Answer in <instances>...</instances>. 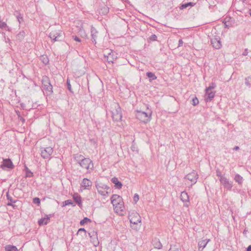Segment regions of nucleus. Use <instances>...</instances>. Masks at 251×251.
Wrapping results in <instances>:
<instances>
[{"mask_svg": "<svg viewBox=\"0 0 251 251\" xmlns=\"http://www.w3.org/2000/svg\"><path fill=\"white\" fill-rule=\"evenodd\" d=\"M33 202L39 205L40 203V199L39 198H35L33 199Z\"/></svg>", "mask_w": 251, "mask_h": 251, "instance_id": "41", "label": "nucleus"}, {"mask_svg": "<svg viewBox=\"0 0 251 251\" xmlns=\"http://www.w3.org/2000/svg\"><path fill=\"white\" fill-rule=\"evenodd\" d=\"M220 182L224 185L227 190L230 191L232 188V182L229 181L226 177H221L220 178Z\"/></svg>", "mask_w": 251, "mask_h": 251, "instance_id": "10", "label": "nucleus"}, {"mask_svg": "<svg viewBox=\"0 0 251 251\" xmlns=\"http://www.w3.org/2000/svg\"><path fill=\"white\" fill-rule=\"evenodd\" d=\"M104 12L105 13H107L108 12V9L107 8H106L105 7L104 8Z\"/></svg>", "mask_w": 251, "mask_h": 251, "instance_id": "57", "label": "nucleus"}, {"mask_svg": "<svg viewBox=\"0 0 251 251\" xmlns=\"http://www.w3.org/2000/svg\"><path fill=\"white\" fill-rule=\"evenodd\" d=\"M131 150L133 151H138L137 149V147H136L135 144L134 143V141L132 142V145L131 147Z\"/></svg>", "mask_w": 251, "mask_h": 251, "instance_id": "43", "label": "nucleus"}, {"mask_svg": "<svg viewBox=\"0 0 251 251\" xmlns=\"http://www.w3.org/2000/svg\"><path fill=\"white\" fill-rule=\"evenodd\" d=\"M195 3L192 2H189L187 3H181L179 6V9L180 10H183L185 8H186L188 7H193L195 5Z\"/></svg>", "mask_w": 251, "mask_h": 251, "instance_id": "26", "label": "nucleus"}, {"mask_svg": "<svg viewBox=\"0 0 251 251\" xmlns=\"http://www.w3.org/2000/svg\"><path fill=\"white\" fill-rule=\"evenodd\" d=\"M245 84L249 87H251V75L245 78Z\"/></svg>", "mask_w": 251, "mask_h": 251, "instance_id": "32", "label": "nucleus"}, {"mask_svg": "<svg viewBox=\"0 0 251 251\" xmlns=\"http://www.w3.org/2000/svg\"><path fill=\"white\" fill-rule=\"evenodd\" d=\"M183 42L182 39H179L178 41V47H180L182 46Z\"/></svg>", "mask_w": 251, "mask_h": 251, "instance_id": "51", "label": "nucleus"}, {"mask_svg": "<svg viewBox=\"0 0 251 251\" xmlns=\"http://www.w3.org/2000/svg\"><path fill=\"white\" fill-rule=\"evenodd\" d=\"M239 149V147L238 146H235L234 148H233V150H235V151H237Z\"/></svg>", "mask_w": 251, "mask_h": 251, "instance_id": "56", "label": "nucleus"}, {"mask_svg": "<svg viewBox=\"0 0 251 251\" xmlns=\"http://www.w3.org/2000/svg\"><path fill=\"white\" fill-rule=\"evenodd\" d=\"M169 251H181V248L176 245L171 247Z\"/></svg>", "mask_w": 251, "mask_h": 251, "instance_id": "33", "label": "nucleus"}, {"mask_svg": "<svg viewBox=\"0 0 251 251\" xmlns=\"http://www.w3.org/2000/svg\"><path fill=\"white\" fill-rule=\"evenodd\" d=\"M111 181L114 184V187L115 188L120 189L122 188L123 184L121 181H120L118 178L114 177L111 179Z\"/></svg>", "mask_w": 251, "mask_h": 251, "instance_id": "24", "label": "nucleus"}, {"mask_svg": "<svg viewBox=\"0 0 251 251\" xmlns=\"http://www.w3.org/2000/svg\"><path fill=\"white\" fill-rule=\"evenodd\" d=\"M83 220H90L89 218H87V217H84Z\"/></svg>", "mask_w": 251, "mask_h": 251, "instance_id": "59", "label": "nucleus"}, {"mask_svg": "<svg viewBox=\"0 0 251 251\" xmlns=\"http://www.w3.org/2000/svg\"><path fill=\"white\" fill-rule=\"evenodd\" d=\"M210 241V239H204L200 241L198 243L199 251H202L203 249L206 247L207 243Z\"/></svg>", "mask_w": 251, "mask_h": 251, "instance_id": "21", "label": "nucleus"}, {"mask_svg": "<svg viewBox=\"0 0 251 251\" xmlns=\"http://www.w3.org/2000/svg\"><path fill=\"white\" fill-rule=\"evenodd\" d=\"M151 243L154 248L161 249L162 248V245L161 243L160 240L156 237H154L152 239Z\"/></svg>", "mask_w": 251, "mask_h": 251, "instance_id": "20", "label": "nucleus"}, {"mask_svg": "<svg viewBox=\"0 0 251 251\" xmlns=\"http://www.w3.org/2000/svg\"><path fill=\"white\" fill-rule=\"evenodd\" d=\"M73 199L75 202V204H77L79 207L82 205L81 198L80 195L77 194L73 196Z\"/></svg>", "mask_w": 251, "mask_h": 251, "instance_id": "25", "label": "nucleus"}, {"mask_svg": "<svg viewBox=\"0 0 251 251\" xmlns=\"http://www.w3.org/2000/svg\"><path fill=\"white\" fill-rule=\"evenodd\" d=\"M64 33L60 30L55 29L51 31L49 35L52 42L61 41L64 39Z\"/></svg>", "mask_w": 251, "mask_h": 251, "instance_id": "4", "label": "nucleus"}, {"mask_svg": "<svg viewBox=\"0 0 251 251\" xmlns=\"http://www.w3.org/2000/svg\"><path fill=\"white\" fill-rule=\"evenodd\" d=\"M38 224L40 226L46 225L48 223V221H38Z\"/></svg>", "mask_w": 251, "mask_h": 251, "instance_id": "40", "label": "nucleus"}, {"mask_svg": "<svg viewBox=\"0 0 251 251\" xmlns=\"http://www.w3.org/2000/svg\"><path fill=\"white\" fill-rule=\"evenodd\" d=\"M72 205L74 206L75 205V204L71 200H68L65 201L62 203L63 207H64V206H66V205Z\"/></svg>", "mask_w": 251, "mask_h": 251, "instance_id": "30", "label": "nucleus"}, {"mask_svg": "<svg viewBox=\"0 0 251 251\" xmlns=\"http://www.w3.org/2000/svg\"><path fill=\"white\" fill-rule=\"evenodd\" d=\"M192 104L194 106L197 105L199 103V101L198 98H197V97H193L192 98Z\"/></svg>", "mask_w": 251, "mask_h": 251, "instance_id": "35", "label": "nucleus"}, {"mask_svg": "<svg viewBox=\"0 0 251 251\" xmlns=\"http://www.w3.org/2000/svg\"><path fill=\"white\" fill-rule=\"evenodd\" d=\"M105 58H107V61L108 63H113L115 59H116L117 56L114 54V52L113 50H110L109 52L107 53V54H104Z\"/></svg>", "mask_w": 251, "mask_h": 251, "instance_id": "16", "label": "nucleus"}, {"mask_svg": "<svg viewBox=\"0 0 251 251\" xmlns=\"http://www.w3.org/2000/svg\"><path fill=\"white\" fill-rule=\"evenodd\" d=\"M249 14L250 15L251 17V9H250L249 11Z\"/></svg>", "mask_w": 251, "mask_h": 251, "instance_id": "60", "label": "nucleus"}, {"mask_svg": "<svg viewBox=\"0 0 251 251\" xmlns=\"http://www.w3.org/2000/svg\"><path fill=\"white\" fill-rule=\"evenodd\" d=\"M7 26L5 22L0 21V28H3Z\"/></svg>", "mask_w": 251, "mask_h": 251, "instance_id": "48", "label": "nucleus"}, {"mask_svg": "<svg viewBox=\"0 0 251 251\" xmlns=\"http://www.w3.org/2000/svg\"><path fill=\"white\" fill-rule=\"evenodd\" d=\"M112 108L114 109L111 111L113 120L115 121L119 122L122 120V110L119 104L114 103L112 104Z\"/></svg>", "mask_w": 251, "mask_h": 251, "instance_id": "2", "label": "nucleus"}, {"mask_svg": "<svg viewBox=\"0 0 251 251\" xmlns=\"http://www.w3.org/2000/svg\"><path fill=\"white\" fill-rule=\"evenodd\" d=\"M67 88L70 91L72 92V88H71V85L70 84V80L68 79L67 80Z\"/></svg>", "mask_w": 251, "mask_h": 251, "instance_id": "45", "label": "nucleus"}, {"mask_svg": "<svg viewBox=\"0 0 251 251\" xmlns=\"http://www.w3.org/2000/svg\"><path fill=\"white\" fill-rule=\"evenodd\" d=\"M96 187L99 194L103 196H105L108 193V191L105 190H108L110 189L109 186L102 183H97L96 184Z\"/></svg>", "mask_w": 251, "mask_h": 251, "instance_id": "6", "label": "nucleus"}, {"mask_svg": "<svg viewBox=\"0 0 251 251\" xmlns=\"http://www.w3.org/2000/svg\"><path fill=\"white\" fill-rule=\"evenodd\" d=\"M19 119L20 121L22 122L23 123H24L25 122V120L23 117L19 115Z\"/></svg>", "mask_w": 251, "mask_h": 251, "instance_id": "52", "label": "nucleus"}, {"mask_svg": "<svg viewBox=\"0 0 251 251\" xmlns=\"http://www.w3.org/2000/svg\"><path fill=\"white\" fill-rule=\"evenodd\" d=\"M18 14H17L16 15V18H17V20L18 21L19 23L20 24H21L22 22H23V18L22 17L21 14H20V13H18Z\"/></svg>", "mask_w": 251, "mask_h": 251, "instance_id": "37", "label": "nucleus"}, {"mask_svg": "<svg viewBox=\"0 0 251 251\" xmlns=\"http://www.w3.org/2000/svg\"><path fill=\"white\" fill-rule=\"evenodd\" d=\"M27 169H28V168L26 166H25V170L26 171H27Z\"/></svg>", "mask_w": 251, "mask_h": 251, "instance_id": "62", "label": "nucleus"}, {"mask_svg": "<svg viewBox=\"0 0 251 251\" xmlns=\"http://www.w3.org/2000/svg\"><path fill=\"white\" fill-rule=\"evenodd\" d=\"M0 168L4 169L5 168L12 169L14 167L12 162L10 159H5L3 160V163L0 165Z\"/></svg>", "mask_w": 251, "mask_h": 251, "instance_id": "15", "label": "nucleus"}, {"mask_svg": "<svg viewBox=\"0 0 251 251\" xmlns=\"http://www.w3.org/2000/svg\"><path fill=\"white\" fill-rule=\"evenodd\" d=\"M5 251H18V249L16 246L13 245H7L5 247Z\"/></svg>", "mask_w": 251, "mask_h": 251, "instance_id": "29", "label": "nucleus"}, {"mask_svg": "<svg viewBox=\"0 0 251 251\" xmlns=\"http://www.w3.org/2000/svg\"><path fill=\"white\" fill-rule=\"evenodd\" d=\"M247 230H246V229L245 228V229H244V231H243V234H246V233H247Z\"/></svg>", "mask_w": 251, "mask_h": 251, "instance_id": "58", "label": "nucleus"}, {"mask_svg": "<svg viewBox=\"0 0 251 251\" xmlns=\"http://www.w3.org/2000/svg\"><path fill=\"white\" fill-rule=\"evenodd\" d=\"M25 35V32L24 31H22L19 32V33L17 35L18 38L19 39H22Z\"/></svg>", "mask_w": 251, "mask_h": 251, "instance_id": "38", "label": "nucleus"}, {"mask_svg": "<svg viewBox=\"0 0 251 251\" xmlns=\"http://www.w3.org/2000/svg\"><path fill=\"white\" fill-rule=\"evenodd\" d=\"M180 200L184 202V206L186 207L189 206V197L185 191L181 192L180 196Z\"/></svg>", "mask_w": 251, "mask_h": 251, "instance_id": "13", "label": "nucleus"}, {"mask_svg": "<svg viewBox=\"0 0 251 251\" xmlns=\"http://www.w3.org/2000/svg\"><path fill=\"white\" fill-rule=\"evenodd\" d=\"M211 44L216 49H220L222 47L220 38L218 36H215L211 39Z\"/></svg>", "mask_w": 251, "mask_h": 251, "instance_id": "9", "label": "nucleus"}, {"mask_svg": "<svg viewBox=\"0 0 251 251\" xmlns=\"http://www.w3.org/2000/svg\"><path fill=\"white\" fill-rule=\"evenodd\" d=\"M216 87V85L215 83L212 82L210 83V85L206 88V90L207 91L208 90H212V89H214Z\"/></svg>", "mask_w": 251, "mask_h": 251, "instance_id": "34", "label": "nucleus"}, {"mask_svg": "<svg viewBox=\"0 0 251 251\" xmlns=\"http://www.w3.org/2000/svg\"><path fill=\"white\" fill-rule=\"evenodd\" d=\"M73 38L74 39V40H75L76 42H81L80 39L76 36H73Z\"/></svg>", "mask_w": 251, "mask_h": 251, "instance_id": "49", "label": "nucleus"}, {"mask_svg": "<svg viewBox=\"0 0 251 251\" xmlns=\"http://www.w3.org/2000/svg\"><path fill=\"white\" fill-rule=\"evenodd\" d=\"M185 178L190 180L192 182V185H193L197 182L198 175L195 171H193L191 173L187 175Z\"/></svg>", "mask_w": 251, "mask_h": 251, "instance_id": "8", "label": "nucleus"}, {"mask_svg": "<svg viewBox=\"0 0 251 251\" xmlns=\"http://www.w3.org/2000/svg\"><path fill=\"white\" fill-rule=\"evenodd\" d=\"M149 39L151 41H156L157 40V36L155 34H152L150 37Z\"/></svg>", "mask_w": 251, "mask_h": 251, "instance_id": "42", "label": "nucleus"}, {"mask_svg": "<svg viewBox=\"0 0 251 251\" xmlns=\"http://www.w3.org/2000/svg\"><path fill=\"white\" fill-rule=\"evenodd\" d=\"M111 203L113 206L119 205L123 202L122 198L118 195H113L111 198Z\"/></svg>", "mask_w": 251, "mask_h": 251, "instance_id": "12", "label": "nucleus"}, {"mask_svg": "<svg viewBox=\"0 0 251 251\" xmlns=\"http://www.w3.org/2000/svg\"><path fill=\"white\" fill-rule=\"evenodd\" d=\"M26 177H31L33 176V173L29 169H27V171L26 172Z\"/></svg>", "mask_w": 251, "mask_h": 251, "instance_id": "36", "label": "nucleus"}, {"mask_svg": "<svg viewBox=\"0 0 251 251\" xmlns=\"http://www.w3.org/2000/svg\"><path fill=\"white\" fill-rule=\"evenodd\" d=\"M128 220H133L136 219L137 220H140L141 216L135 210H131L128 213Z\"/></svg>", "mask_w": 251, "mask_h": 251, "instance_id": "19", "label": "nucleus"}, {"mask_svg": "<svg viewBox=\"0 0 251 251\" xmlns=\"http://www.w3.org/2000/svg\"><path fill=\"white\" fill-rule=\"evenodd\" d=\"M39 220H50V217L47 216V218H41Z\"/></svg>", "mask_w": 251, "mask_h": 251, "instance_id": "54", "label": "nucleus"}, {"mask_svg": "<svg viewBox=\"0 0 251 251\" xmlns=\"http://www.w3.org/2000/svg\"><path fill=\"white\" fill-rule=\"evenodd\" d=\"M142 221H129L131 228L136 231H138L141 226Z\"/></svg>", "mask_w": 251, "mask_h": 251, "instance_id": "17", "label": "nucleus"}, {"mask_svg": "<svg viewBox=\"0 0 251 251\" xmlns=\"http://www.w3.org/2000/svg\"><path fill=\"white\" fill-rule=\"evenodd\" d=\"M93 244H94V246L97 247L98 246L99 244V242L98 241V238L97 237L96 239H94L92 241Z\"/></svg>", "mask_w": 251, "mask_h": 251, "instance_id": "46", "label": "nucleus"}, {"mask_svg": "<svg viewBox=\"0 0 251 251\" xmlns=\"http://www.w3.org/2000/svg\"><path fill=\"white\" fill-rule=\"evenodd\" d=\"M91 36L92 43L96 45L98 37V31L93 26H92L91 28Z\"/></svg>", "mask_w": 251, "mask_h": 251, "instance_id": "14", "label": "nucleus"}, {"mask_svg": "<svg viewBox=\"0 0 251 251\" xmlns=\"http://www.w3.org/2000/svg\"><path fill=\"white\" fill-rule=\"evenodd\" d=\"M80 224L81 226H83L85 224L87 223L88 222H91V221H80Z\"/></svg>", "mask_w": 251, "mask_h": 251, "instance_id": "50", "label": "nucleus"}, {"mask_svg": "<svg viewBox=\"0 0 251 251\" xmlns=\"http://www.w3.org/2000/svg\"><path fill=\"white\" fill-rule=\"evenodd\" d=\"M234 179L240 185L242 184L243 183V178L239 174H236L235 175Z\"/></svg>", "mask_w": 251, "mask_h": 251, "instance_id": "28", "label": "nucleus"}, {"mask_svg": "<svg viewBox=\"0 0 251 251\" xmlns=\"http://www.w3.org/2000/svg\"><path fill=\"white\" fill-rule=\"evenodd\" d=\"M146 75L150 78V82H151L152 80H155L157 78L155 74L151 72H147L146 73Z\"/></svg>", "mask_w": 251, "mask_h": 251, "instance_id": "27", "label": "nucleus"}, {"mask_svg": "<svg viewBox=\"0 0 251 251\" xmlns=\"http://www.w3.org/2000/svg\"><path fill=\"white\" fill-rule=\"evenodd\" d=\"M42 87L47 95H50L53 93L52 86L50 84L49 78L47 76H43L42 80Z\"/></svg>", "mask_w": 251, "mask_h": 251, "instance_id": "5", "label": "nucleus"}, {"mask_svg": "<svg viewBox=\"0 0 251 251\" xmlns=\"http://www.w3.org/2000/svg\"><path fill=\"white\" fill-rule=\"evenodd\" d=\"M6 197L7 200L10 201L9 202L7 203V205L8 206H12L13 208L15 209L16 207H17V206L13 203H15L17 201L13 200L12 197L9 195L8 192L6 193Z\"/></svg>", "mask_w": 251, "mask_h": 251, "instance_id": "23", "label": "nucleus"}, {"mask_svg": "<svg viewBox=\"0 0 251 251\" xmlns=\"http://www.w3.org/2000/svg\"><path fill=\"white\" fill-rule=\"evenodd\" d=\"M205 95L207 96V98L205 99V100L208 101H210L215 97V92L212 91L211 90L207 91L205 89Z\"/></svg>", "mask_w": 251, "mask_h": 251, "instance_id": "22", "label": "nucleus"}, {"mask_svg": "<svg viewBox=\"0 0 251 251\" xmlns=\"http://www.w3.org/2000/svg\"><path fill=\"white\" fill-rule=\"evenodd\" d=\"M136 112V117L141 122L144 123H147L151 121V112H146L141 110H137Z\"/></svg>", "mask_w": 251, "mask_h": 251, "instance_id": "3", "label": "nucleus"}, {"mask_svg": "<svg viewBox=\"0 0 251 251\" xmlns=\"http://www.w3.org/2000/svg\"><path fill=\"white\" fill-rule=\"evenodd\" d=\"M94 234L96 235L97 234V232H95L94 231L93 232V236H94Z\"/></svg>", "mask_w": 251, "mask_h": 251, "instance_id": "61", "label": "nucleus"}, {"mask_svg": "<svg viewBox=\"0 0 251 251\" xmlns=\"http://www.w3.org/2000/svg\"><path fill=\"white\" fill-rule=\"evenodd\" d=\"M247 251H251V245H250L247 248Z\"/></svg>", "mask_w": 251, "mask_h": 251, "instance_id": "55", "label": "nucleus"}, {"mask_svg": "<svg viewBox=\"0 0 251 251\" xmlns=\"http://www.w3.org/2000/svg\"><path fill=\"white\" fill-rule=\"evenodd\" d=\"M91 234V233H89V236H90L91 238H92V236Z\"/></svg>", "mask_w": 251, "mask_h": 251, "instance_id": "63", "label": "nucleus"}, {"mask_svg": "<svg viewBox=\"0 0 251 251\" xmlns=\"http://www.w3.org/2000/svg\"><path fill=\"white\" fill-rule=\"evenodd\" d=\"M248 54V50L247 49H246L243 52V55L244 56H246Z\"/></svg>", "mask_w": 251, "mask_h": 251, "instance_id": "53", "label": "nucleus"}, {"mask_svg": "<svg viewBox=\"0 0 251 251\" xmlns=\"http://www.w3.org/2000/svg\"><path fill=\"white\" fill-rule=\"evenodd\" d=\"M53 149L51 147L42 148H41V155L44 159L50 158L51 155L52 154Z\"/></svg>", "mask_w": 251, "mask_h": 251, "instance_id": "7", "label": "nucleus"}, {"mask_svg": "<svg viewBox=\"0 0 251 251\" xmlns=\"http://www.w3.org/2000/svg\"><path fill=\"white\" fill-rule=\"evenodd\" d=\"M40 59L42 62L45 65H47L49 62V59L48 56L46 55H44L41 56Z\"/></svg>", "mask_w": 251, "mask_h": 251, "instance_id": "31", "label": "nucleus"}, {"mask_svg": "<svg viewBox=\"0 0 251 251\" xmlns=\"http://www.w3.org/2000/svg\"><path fill=\"white\" fill-rule=\"evenodd\" d=\"M216 173L217 176L220 177V178H221V177H225L224 176H223L222 175V173H221L220 170L219 169H217L216 170Z\"/></svg>", "mask_w": 251, "mask_h": 251, "instance_id": "44", "label": "nucleus"}, {"mask_svg": "<svg viewBox=\"0 0 251 251\" xmlns=\"http://www.w3.org/2000/svg\"><path fill=\"white\" fill-rule=\"evenodd\" d=\"M113 207L115 212L119 215H124L126 213L124 201L120 203L119 205H116Z\"/></svg>", "mask_w": 251, "mask_h": 251, "instance_id": "11", "label": "nucleus"}, {"mask_svg": "<svg viewBox=\"0 0 251 251\" xmlns=\"http://www.w3.org/2000/svg\"><path fill=\"white\" fill-rule=\"evenodd\" d=\"M81 232H84L85 236L86 235V231L85 229L84 228H79L78 229V230L77 233L78 234L80 233Z\"/></svg>", "mask_w": 251, "mask_h": 251, "instance_id": "47", "label": "nucleus"}, {"mask_svg": "<svg viewBox=\"0 0 251 251\" xmlns=\"http://www.w3.org/2000/svg\"><path fill=\"white\" fill-rule=\"evenodd\" d=\"M92 185V182L88 178H85L83 179L81 186L84 189H90Z\"/></svg>", "mask_w": 251, "mask_h": 251, "instance_id": "18", "label": "nucleus"}, {"mask_svg": "<svg viewBox=\"0 0 251 251\" xmlns=\"http://www.w3.org/2000/svg\"><path fill=\"white\" fill-rule=\"evenodd\" d=\"M75 159L79 165L85 169H92L94 167L92 161L89 158H85L81 154L77 155L75 157Z\"/></svg>", "mask_w": 251, "mask_h": 251, "instance_id": "1", "label": "nucleus"}, {"mask_svg": "<svg viewBox=\"0 0 251 251\" xmlns=\"http://www.w3.org/2000/svg\"><path fill=\"white\" fill-rule=\"evenodd\" d=\"M139 197L137 194H135L133 198V201L135 203H136L139 201Z\"/></svg>", "mask_w": 251, "mask_h": 251, "instance_id": "39", "label": "nucleus"}]
</instances>
